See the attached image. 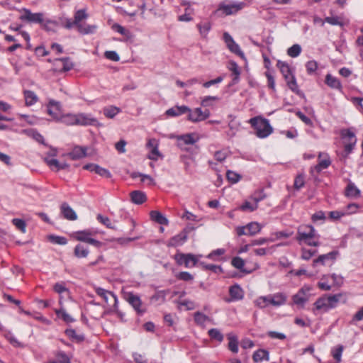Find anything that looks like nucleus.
<instances>
[{
  "instance_id": "f257e3e1",
  "label": "nucleus",
  "mask_w": 363,
  "mask_h": 363,
  "mask_svg": "<svg viewBox=\"0 0 363 363\" xmlns=\"http://www.w3.org/2000/svg\"><path fill=\"white\" fill-rule=\"evenodd\" d=\"M342 297V294H337L333 295H325L318 298L314 303L313 313L317 314L318 313H324L329 311L335 308Z\"/></svg>"
},
{
  "instance_id": "f03ea898",
  "label": "nucleus",
  "mask_w": 363,
  "mask_h": 363,
  "mask_svg": "<svg viewBox=\"0 0 363 363\" xmlns=\"http://www.w3.org/2000/svg\"><path fill=\"white\" fill-rule=\"evenodd\" d=\"M249 123L255 129L256 135L259 138L268 137L273 131L269 120L261 116L250 118Z\"/></svg>"
},
{
  "instance_id": "7ed1b4c3",
  "label": "nucleus",
  "mask_w": 363,
  "mask_h": 363,
  "mask_svg": "<svg viewBox=\"0 0 363 363\" xmlns=\"http://www.w3.org/2000/svg\"><path fill=\"white\" fill-rule=\"evenodd\" d=\"M277 65L279 68L288 87L293 92L298 94L299 92L298 86L290 66L286 62L280 60L277 62Z\"/></svg>"
},
{
  "instance_id": "20e7f679",
  "label": "nucleus",
  "mask_w": 363,
  "mask_h": 363,
  "mask_svg": "<svg viewBox=\"0 0 363 363\" xmlns=\"http://www.w3.org/2000/svg\"><path fill=\"white\" fill-rule=\"evenodd\" d=\"M202 257L201 255H194L191 253H177L174 255V259L179 265H184L186 268H192L199 266V259Z\"/></svg>"
},
{
  "instance_id": "39448f33",
  "label": "nucleus",
  "mask_w": 363,
  "mask_h": 363,
  "mask_svg": "<svg viewBox=\"0 0 363 363\" xmlns=\"http://www.w3.org/2000/svg\"><path fill=\"white\" fill-rule=\"evenodd\" d=\"M311 290L312 288L309 286L304 285L302 286L298 292L292 296L294 304L303 308L311 298Z\"/></svg>"
},
{
  "instance_id": "423d86ee",
  "label": "nucleus",
  "mask_w": 363,
  "mask_h": 363,
  "mask_svg": "<svg viewBox=\"0 0 363 363\" xmlns=\"http://www.w3.org/2000/svg\"><path fill=\"white\" fill-rule=\"evenodd\" d=\"M93 232L90 230H84L74 232L72 237L76 240L86 242L91 245L95 246L97 248H100L103 243L92 238Z\"/></svg>"
},
{
  "instance_id": "0eeeda50",
  "label": "nucleus",
  "mask_w": 363,
  "mask_h": 363,
  "mask_svg": "<svg viewBox=\"0 0 363 363\" xmlns=\"http://www.w3.org/2000/svg\"><path fill=\"white\" fill-rule=\"evenodd\" d=\"M263 226V225L260 224L258 222H250L246 225L238 226L235 228V231L238 236H254L261 231Z\"/></svg>"
},
{
  "instance_id": "6e6552de",
  "label": "nucleus",
  "mask_w": 363,
  "mask_h": 363,
  "mask_svg": "<svg viewBox=\"0 0 363 363\" xmlns=\"http://www.w3.org/2000/svg\"><path fill=\"white\" fill-rule=\"evenodd\" d=\"M340 135L343 140L345 152L349 155L353 150L357 143L355 134L350 129H343L341 130Z\"/></svg>"
},
{
  "instance_id": "1a4fd4ad",
  "label": "nucleus",
  "mask_w": 363,
  "mask_h": 363,
  "mask_svg": "<svg viewBox=\"0 0 363 363\" xmlns=\"http://www.w3.org/2000/svg\"><path fill=\"white\" fill-rule=\"evenodd\" d=\"M175 138L177 141V147L184 151H188L186 145H194L199 140V137L196 133L177 135Z\"/></svg>"
},
{
  "instance_id": "9d476101",
  "label": "nucleus",
  "mask_w": 363,
  "mask_h": 363,
  "mask_svg": "<svg viewBox=\"0 0 363 363\" xmlns=\"http://www.w3.org/2000/svg\"><path fill=\"white\" fill-rule=\"evenodd\" d=\"M245 6V2L233 1L230 4L222 2L218 5V11H222L226 16L233 15L242 10Z\"/></svg>"
},
{
  "instance_id": "9b49d317",
  "label": "nucleus",
  "mask_w": 363,
  "mask_h": 363,
  "mask_svg": "<svg viewBox=\"0 0 363 363\" xmlns=\"http://www.w3.org/2000/svg\"><path fill=\"white\" fill-rule=\"evenodd\" d=\"M125 299L138 315H143L146 312V308L143 306L139 296L133 292H128L125 295Z\"/></svg>"
},
{
  "instance_id": "f8f14e48",
  "label": "nucleus",
  "mask_w": 363,
  "mask_h": 363,
  "mask_svg": "<svg viewBox=\"0 0 363 363\" xmlns=\"http://www.w3.org/2000/svg\"><path fill=\"white\" fill-rule=\"evenodd\" d=\"M317 231L311 225H301L297 228L296 240L300 245L303 240L307 238H313L316 236Z\"/></svg>"
},
{
  "instance_id": "ddd939ff",
  "label": "nucleus",
  "mask_w": 363,
  "mask_h": 363,
  "mask_svg": "<svg viewBox=\"0 0 363 363\" xmlns=\"http://www.w3.org/2000/svg\"><path fill=\"white\" fill-rule=\"evenodd\" d=\"M223 40L227 46V48L231 52L237 55L238 56L240 57L242 59L245 58V54L241 50L240 45L237 43L235 42L233 37L228 32H225L223 33Z\"/></svg>"
},
{
  "instance_id": "4468645a",
  "label": "nucleus",
  "mask_w": 363,
  "mask_h": 363,
  "mask_svg": "<svg viewBox=\"0 0 363 363\" xmlns=\"http://www.w3.org/2000/svg\"><path fill=\"white\" fill-rule=\"evenodd\" d=\"M146 147L149 150V153L147 155L148 159L157 161L159 160V158L163 157L162 153L159 151V141L157 139H149Z\"/></svg>"
},
{
  "instance_id": "2eb2a0df",
  "label": "nucleus",
  "mask_w": 363,
  "mask_h": 363,
  "mask_svg": "<svg viewBox=\"0 0 363 363\" xmlns=\"http://www.w3.org/2000/svg\"><path fill=\"white\" fill-rule=\"evenodd\" d=\"M188 120L193 122L197 123L203 121L207 119L210 116V111L207 109L203 111L201 108H196L194 110L190 108L189 111H187Z\"/></svg>"
},
{
  "instance_id": "dca6fc26",
  "label": "nucleus",
  "mask_w": 363,
  "mask_h": 363,
  "mask_svg": "<svg viewBox=\"0 0 363 363\" xmlns=\"http://www.w3.org/2000/svg\"><path fill=\"white\" fill-rule=\"evenodd\" d=\"M95 292L98 296L101 297L107 304H113V306H117L118 300L116 294L113 292L101 287H96Z\"/></svg>"
},
{
  "instance_id": "f3484780",
  "label": "nucleus",
  "mask_w": 363,
  "mask_h": 363,
  "mask_svg": "<svg viewBox=\"0 0 363 363\" xmlns=\"http://www.w3.org/2000/svg\"><path fill=\"white\" fill-rule=\"evenodd\" d=\"M331 164L330 156L326 152L318 153V163L311 168V172L320 173L323 169H327Z\"/></svg>"
},
{
  "instance_id": "a211bd4d",
  "label": "nucleus",
  "mask_w": 363,
  "mask_h": 363,
  "mask_svg": "<svg viewBox=\"0 0 363 363\" xmlns=\"http://www.w3.org/2000/svg\"><path fill=\"white\" fill-rule=\"evenodd\" d=\"M77 125H94L97 123L96 118L91 114L79 113H77Z\"/></svg>"
},
{
  "instance_id": "6ab92c4d",
  "label": "nucleus",
  "mask_w": 363,
  "mask_h": 363,
  "mask_svg": "<svg viewBox=\"0 0 363 363\" xmlns=\"http://www.w3.org/2000/svg\"><path fill=\"white\" fill-rule=\"evenodd\" d=\"M24 13L21 16V19L22 21H27L32 23H41L43 22V14L42 13H33L30 10L24 9Z\"/></svg>"
},
{
  "instance_id": "aec40b11",
  "label": "nucleus",
  "mask_w": 363,
  "mask_h": 363,
  "mask_svg": "<svg viewBox=\"0 0 363 363\" xmlns=\"http://www.w3.org/2000/svg\"><path fill=\"white\" fill-rule=\"evenodd\" d=\"M271 306L274 307H280L284 306L287 301V296L283 292H277L273 294H269Z\"/></svg>"
},
{
  "instance_id": "412c9836",
  "label": "nucleus",
  "mask_w": 363,
  "mask_h": 363,
  "mask_svg": "<svg viewBox=\"0 0 363 363\" xmlns=\"http://www.w3.org/2000/svg\"><path fill=\"white\" fill-rule=\"evenodd\" d=\"M190 111V108L185 105L182 106H174L169 109H167L165 112V114L168 117H177L182 116L183 114L187 113V111Z\"/></svg>"
},
{
  "instance_id": "4be33fe9",
  "label": "nucleus",
  "mask_w": 363,
  "mask_h": 363,
  "mask_svg": "<svg viewBox=\"0 0 363 363\" xmlns=\"http://www.w3.org/2000/svg\"><path fill=\"white\" fill-rule=\"evenodd\" d=\"M60 212L63 217L67 220H76L77 219L76 212L67 203H62L60 206Z\"/></svg>"
},
{
  "instance_id": "5701e85b",
  "label": "nucleus",
  "mask_w": 363,
  "mask_h": 363,
  "mask_svg": "<svg viewBox=\"0 0 363 363\" xmlns=\"http://www.w3.org/2000/svg\"><path fill=\"white\" fill-rule=\"evenodd\" d=\"M187 240V233L182 231L172 237L167 242L168 247H178L182 245Z\"/></svg>"
},
{
  "instance_id": "b1692460",
  "label": "nucleus",
  "mask_w": 363,
  "mask_h": 363,
  "mask_svg": "<svg viewBox=\"0 0 363 363\" xmlns=\"http://www.w3.org/2000/svg\"><path fill=\"white\" fill-rule=\"evenodd\" d=\"M228 69L231 72L233 77L231 84L234 85L240 82V68L235 61H230L227 65Z\"/></svg>"
},
{
  "instance_id": "393cba45",
  "label": "nucleus",
  "mask_w": 363,
  "mask_h": 363,
  "mask_svg": "<svg viewBox=\"0 0 363 363\" xmlns=\"http://www.w3.org/2000/svg\"><path fill=\"white\" fill-rule=\"evenodd\" d=\"M345 196L350 199H358L361 196V191L354 184V183L350 182L345 190Z\"/></svg>"
},
{
  "instance_id": "a878e982",
  "label": "nucleus",
  "mask_w": 363,
  "mask_h": 363,
  "mask_svg": "<svg viewBox=\"0 0 363 363\" xmlns=\"http://www.w3.org/2000/svg\"><path fill=\"white\" fill-rule=\"evenodd\" d=\"M229 294L233 301H240L244 298V291L238 284H234L230 287Z\"/></svg>"
},
{
  "instance_id": "bb28decb",
  "label": "nucleus",
  "mask_w": 363,
  "mask_h": 363,
  "mask_svg": "<svg viewBox=\"0 0 363 363\" xmlns=\"http://www.w3.org/2000/svg\"><path fill=\"white\" fill-rule=\"evenodd\" d=\"M53 290L59 294V303L60 305H62L63 295H65L67 297L69 296V289L66 287L65 283L57 282L53 286Z\"/></svg>"
},
{
  "instance_id": "cd10ccee",
  "label": "nucleus",
  "mask_w": 363,
  "mask_h": 363,
  "mask_svg": "<svg viewBox=\"0 0 363 363\" xmlns=\"http://www.w3.org/2000/svg\"><path fill=\"white\" fill-rule=\"evenodd\" d=\"M45 162L52 170L59 171L65 169L69 167V164L66 162H60L57 159L55 158H45Z\"/></svg>"
},
{
  "instance_id": "c85d7f7f",
  "label": "nucleus",
  "mask_w": 363,
  "mask_h": 363,
  "mask_svg": "<svg viewBox=\"0 0 363 363\" xmlns=\"http://www.w3.org/2000/svg\"><path fill=\"white\" fill-rule=\"evenodd\" d=\"M339 255V252L337 250L332 251L329 253L320 255L317 259L313 260V266H316L317 264L321 263L325 264L327 260L334 261L336 259L337 256Z\"/></svg>"
},
{
  "instance_id": "c756f323",
  "label": "nucleus",
  "mask_w": 363,
  "mask_h": 363,
  "mask_svg": "<svg viewBox=\"0 0 363 363\" xmlns=\"http://www.w3.org/2000/svg\"><path fill=\"white\" fill-rule=\"evenodd\" d=\"M325 82L331 89H337L339 91H342V86L340 81L337 77L333 76L330 74H326Z\"/></svg>"
},
{
  "instance_id": "7c9ffc66",
  "label": "nucleus",
  "mask_w": 363,
  "mask_h": 363,
  "mask_svg": "<svg viewBox=\"0 0 363 363\" xmlns=\"http://www.w3.org/2000/svg\"><path fill=\"white\" fill-rule=\"evenodd\" d=\"M69 157L73 160H79L85 157L86 155V148L81 146H75L68 154Z\"/></svg>"
},
{
  "instance_id": "2f4dec72",
  "label": "nucleus",
  "mask_w": 363,
  "mask_h": 363,
  "mask_svg": "<svg viewBox=\"0 0 363 363\" xmlns=\"http://www.w3.org/2000/svg\"><path fill=\"white\" fill-rule=\"evenodd\" d=\"M130 195L131 201L137 205L143 203L147 199L146 194L141 191H133Z\"/></svg>"
},
{
  "instance_id": "473e14b6",
  "label": "nucleus",
  "mask_w": 363,
  "mask_h": 363,
  "mask_svg": "<svg viewBox=\"0 0 363 363\" xmlns=\"http://www.w3.org/2000/svg\"><path fill=\"white\" fill-rule=\"evenodd\" d=\"M150 218L155 222L164 225H169L168 219L160 211H152L150 213Z\"/></svg>"
},
{
  "instance_id": "72a5a7b5",
  "label": "nucleus",
  "mask_w": 363,
  "mask_h": 363,
  "mask_svg": "<svg viewBox=\"0 0 363 363\" xmlns=\"http://www.w3.org/2000/svg\"><path fill=\"white\" fill-rule=\"evenodd\" d=\"M253 361L255 363L262 362V360H269V353L267 350L259 349L256 350L252 355Z\"/></svg>"
},
{
  "instance_id": "f704fd0d",
  "label": "nucleus",
  "mask_w": 363,
  "mask_h": 363,
  "mask_svg": "<svg viewBox=\"0 0 363 363\" xmlns=\"http://www.w3.org/2000/svg\"><path fill=\"white\" fill-rule=\"evenodd\" d=\"M253 303L256 307L260 309H264L271 306L269 294L267 296H260L257 297L254 300Z\"/></svg>"
},
{
  "instance_id": "c9c22d12",
  "label": "nucleus",
  "mask_w": 363,
  "mask_h": 363,
  "mask_svg": "<svg viewBox=\"0 0 363 363\" xmlns=\"http://www.w3.org/2000/svg\"><path fill=\"white\" fill-rule=\"evenodd\" d=\"M23 96L25 98V103L27 106H30L34 105L38 101V96L30 90H24Z\"/></svg>"
},
{
  "instance_id": "e433bc0d",
  "label": "nucleus",
  "mask_w": 363,
  "mask_h": 363,
  "mask_svg": "<svg viewBox=\"0 0 363 363\" xmlns=\"http://www.w3.org/2000/svg\"><path fill=\"white\" fill-rule=\"evenodd\" d=\"M227 337L229 340L228 349L233 353L238 352V339L237 335L230 333L227 335Z\"/></svg>"
},
{
  "instance_id": "4c0bfd02",
  "label": "nucleus",
  "mask_w": 363,
  "mask_h": 363,
  "mask_svg": "<svg viewBox=\"0 0 363 363\" xmlns=\"http://www.w3.org/2000/svg\"><path fill=\"white\" fill-rule=\"evenodd\" d=\"M194 322L196 325L204 328L206 326V323L208 321H211V318L201 312H196L194 315Z\"/></svg>"
},
{
  "instance_id": "58836bf2",
  "label": "nucleus",
  "mask_w": 363,
  "mask_h": 363,
  "mask_svg": "<svg viewBox=\"0 0 363 363\" xmlns=\"http://www.w3.org/2000/svg\"><path fill=\"white\" fill-rule=\"evenodd\" d=\"M55 313L59 318L62 319L67 323H73L74 321V319L67 313L66 310L62 305L59 309L55 310Z\"/></svg>"
},
{
  "instance_id": "ea45409f",
  "label": "nucleus",
  "mask_w": 363,
  "mask_h": 363,
  "mask_svg": "<svg viewBox=\"0 0 363 363\" xmlns=\"http://www.w3.org/2000/svg\"><path fill=\"white\" fill-rule=\"evenodd\" d=\"M77 114L67 113L62 115L59 121L67 125H77Z\"/></svg>"
},
{
  "instance_id": "a19ab883",
  "label": "nucleus",
  "mask_w": 363,
  "mask_h": 363,
  "mask_svg": "<svg viewBox=\"0 0 363 363\" xmlns=\"http://www.w3.org/2000/svg\"><path fill=\"white\" fill-rule=\"evenodd\" d=\"M89 15L86 12V9H79L75 11L74 13V25L78 27L79 25H82L81 22L83 20H85L88 18Z\"/></svg>"
},
{
  "instance_id": "79ce46f5",
  "label": "nucleus",
  "mask_w": 363,
  "mask_h": 363,
  "mask_svg": "<svg viewBox=\"0 0 363 363\" xmlns=\"http://www.w3.org/2000/svg\"><path fill=\"white\" fill-rule=\"evenodd\" d=\"M89 254V249L81 244L77 245L74 249V255L77 258H85Z\"/></svg>"
},
{
  "instance_id": "37998d69",
  "label": "nucleus",
  "mask_w": 363,
  "mask_h": 363,
  "mask_svg": "<svg viewBox=\"0 0 363 363\" xmlns=\"http://www.w3.org/2000/svg\"><path fill=\"white\" fill-rule=\"evenodd\" d=\"M96 25L82 24L77 27L78 31L82 35L93 34L96 31Z\"/></svg>"
},
{
  "instance_id": "c03bdc74",
  "label": "nucleus",
  "mask_w": 363,
  "mask_h": 363,
  "mask_svg": "<svg viewBox=\"0 0 363 363\" xmlns=\"http://www.w3.org/2000/svg\"><path fill=\"white\" fill-rule=\"evenodd\" d=\"M121 111V108L115 106H106L103 109L104 116L108 118H113Z\"/></svg>"
},
{
  "instance_id": "a18cd8bd",
  "label": "nucleus",
  "mask_w": 363,
  "mask_h": 363,
  "mask_svg": "<svg viewBox=\"0 0 363 363\" xmlns=\"http://www.w3.org/2000/svg\"><path fill=\"white\" fill-rule=\"evenodd\" d=\"M208 335L211 340L221 343L224 340V335L218 328H211L208 331Z\"/></svg>"
},
{
  "instance_id": "49530a36",
  "label": "nucleus",
  "mask_w": 363,
  "mask_h": 363,
  "mask_svg": "<svg viewBox=\"0 0 363 363\" xmlns=\"http://www.w3.org/2000/svg\"><path fill=\"white\" fill-rule=\"evenodd\" d=\"M22 132L40 143H43L44 141L43 136L34 129H26L23 130Z\"/></svg>"
},
{
  "instance_id": "de8ad7c7",
  "label": "nucleus",
  "mask_w": 363,
  "mask_h": 363,
  "mask_svg": "<svg viewBox=\"0 0 363 363\" xmlns=\"http://www.w3.org/2000/svg\"><path fill=\"white\" fill-rule=\"evenodd\" d=\"M199 267H201L203 269L209 270L216 274L221 273L223 271L220 266L212 264H206L203 262H199Z\"/></svg>"
},
{
  "instance_id": "09e8293b",
  "label": "nucleus",
  "mask_w": 363,
  "mask_h": 363,
  "mask_svg": "<svg viewBox=\"0 0 363 363\" xmlns=\"http://www.w3.org/2000/svg\"><path fill=\"white\" fill-rule=\"evenodd\" d=\"M324 23H328L332 26H344L342 20L341 19L340 17L337 16L326 17L325 20L322 21V26L324 25Z\"/></svg>"
},
{
  "instance_id": "8fccbe9b",
  "label": "nucleus",
  "mask_w": 363,
  "mask_h": 363,
  "mask_svg": "<svg viewBox=\"0 0 363 363\" xmlns=\"http://www.w3.org/2000/svg\"><path fill=\"white\" fill-rule=\"evenodd\" d=\"M343 350L344 347L341 345H337L336 347L332 349L331 353L333 358L335 359L336 363L341 362Z\"/></svg>"
},
{
  "instance_id": "3c124183",
  "label": "nucleus",
  "mask_w": 363,
  "mask_h": 363,
  "mask_svg": "<svg viewBox=\"0 0 363 363\" xmlns=\"http://www.w3.org/2000/svg\"><path fill=\"white\" fill-rule=\"evenodd\" d=\"M197 28H199V33L203 37H206L208 32L211 29V24L208 21H206L201 23H199L197 25Z\"/></svg>"
},
{
  "instance_id": "603ef678",
  "label": "nucleus",
  "mask_w": 363,
  "mask_h": 363,
  "mask_svg": "<svg viewBox=\"0 0 363 363\" xmlns=\"http://www.w3.org/2000/svg\"><path fill=\"white\" fill-rule=\"evenodd\" d=\"M111 29L126 38H130V31L117 23L111 25Z\"/></svg>"
},
{
  "instance_id": "864d4df0",
  "label": "nucleus",
  "mask_w": 363,
  "mask_h": 363,
  "mask_svg": "<svg viewBox=\"0 0 363 363\" xmlns=\"http://www.w3.org/2000/svg\"><path fill=\"white\" fill-rule=\"evenodd\" d=\"M4 336L8 341L16 347H22L23 345L15 337L11 331L4 330Z\"/></svg>"
},
{
  "instance_id": "5fc2aeb1",
  "label": "nucleus",
  "mask_w": 363,
  "mask_h": 363,
  "mask_svg": "<svg viewBox=\"0 0 363 363\" xmlns=\"http://www.w3.org/2000/svg\"><path fill=\"white\" fill-rule=\"evenodd\" d=\"M301 47L298 44H294L287 50V55L291 57H296L301 52Z\"/></svg>"
},
{
  "instance_id": "6e6d98bb",
  "label": "nucleus",
  "mask_w": 363,
  "mask_h": 363,
  "mask_svg": "<svg viewBox=\"0 0 363 363\" xmlns=\"http://www.w3.org/2000/svg\"><path fill=\"white\" fill-rule=\"evenodd\" d=\"M318 65L315 60H310L306 64V69L308 74L313 75L318 69Z\"/></svg>"
},
{
  "instance_id": "4d7b16f0",
  "label": "nucleus",
  "mask_w": 363,
  "mask_h": 363,
  "mask_svg": "<svg viewBox=\"0 0 363 363\" xmlns=\"http://www.w3.org/2000/svg\"><path fill=\"white\" fill-rule=\"evenodd\" d=\"M218 96H206L201 99V105L203 107H208L213 106L214 101H218Z\"/></svg>"
},
{
  "instance_id": "13d9d810",
  "label": "nucleus",
  "mask_w": 363,
  "mask_h": 363,
  "mask_svg": "<svg viewBox=\"0 0 363 363\" xmlns=\"http://www.w3.org/2000/svg\"><path fill=\"white\" fill-rule=\"evenodd\" d=\"M60 107V104L55 101H50L48 107V113L52 116L55 119H56L57 121H59L60 118L57 116V114L52 111V108H55L56 109H58Z\"/></svg>"
},
{
  "instance_id": "bf43d9fd",
  "label": "nucleus",
  "mask_w": 363,
  "mask_h": 363,
  "mask_svg": "<svg viewBox=\"0 0 363 363\" xmlns=\"http://www.w3.org/2000/svg\"><path fill=\"white\" fill-rule=\"evenodd\" d=\"M96 219L99 222L104 225L106 228L110 229H116L115 225H113L111 220L108 217L104 216L101 214H98L96 216Z\"/></svg>"
},
{
  "instance_id": "052dcab7",
  "label": "nucleus",
  "mask_w": 363,
  "mask_h": 363,
  "mask_svg": "<svg viewBox=\"0 0 363 363\" xmlns=\"http://www.w3.org/2000/svg\"><path fill=\"white\" fill-rule=\"evenodd\" d=\"M226 177L228 180L232 184L238 183L241 179V176L238 173L231 170L227 171Z\"/></svg>"
},
{
  "instance_id": "680f3d73",
  "label": "nucleus",
  "mask_w": 363,
  "mask_h": 363,
  "mask_svg": "<svg viewBox=\"0 0 363 363\" xmlns=\"http://www.w3.org/2000/svg\"><path fill=\"white\" fill-rule=\"evenodd\" d=\"M65 333L69 337H70L73 340H76L78 342L82 341L84 339V337L83 335L77 334V332L75 331V330L72 329V328L67 329L65 330Z\"/></svg>"
},
{
  "instance_id": "e2e57ef3",
  "label": "nucleus",
  "mask_w": 363,
  "mask_h": 363,
  "mask_svg": "<svg viewBox=\"0 0 363 363\" xmlns=\"http://www.w3.org/2000/svg\"><path fill=\"white\" fill-rule=\"evenodd\" d=\"M13 225L16 226L22 233H26V224L24 220L20 218H13L11 220Z\"/></svg>"
},
{
  "instance_id": "0e129e2a",
  "label": "nucleus",
  "mask_w": 363,
  "mask_h": 363,
  "mask_svg": "<svg viewBox=\"0 0 363 363\" xmlns=\"http://www.w3.org/2000/svg\"><path fill=\"white\" fill-rule=\"evenodd\" d=\"M58 60L62 62V70L64 72L69 71L74 67L73 62H72V60L69 57L60 58Z\"/></svg>"
},
{
  "instance_id": "69168bd1",
  "label": "nucleus",
  "mask_w": 363,
  "mask_h": 363,
  "mask_svg": "<svg viewBox=\"0 0 363 363\" xmlns=\"http://www.w3.org/2000/svg\"><path fill=\"white\" fill-rule=\"evenodd\" d=\"M49 240L52 243L60 245H65L67 243V238L63 236L50 235Z\"/></svg>"
},
{
  "instance_id": "338daca9",
  "label": "nucleus",
  "mask_w": 363,
  "mask_h": 363,
  "mask_svg": "<svg viewBox=\"0 0 363 363\" xmlns=\"http://www.w3.org/2000/svg\"><path fill=\"white\" fill-rule=\"evenodd\" d=\"M57 361L59 363H71L70 358L63 351H60L56 354Z\"/></svg>"
},
{
  "instance_id": "774afa93",
  "label": "nucleus",
  "mask_w": 363,
  "mask_h": 363,
  "mask_svg": "<svg viewBox=\"0 0 363 363\" xmlns=\"http://www.w3.org/2000/svg\"><path fill=\"white\" fill-rule=\"evenodd\" d=\"M351 102L359 112L363 113V97H352Z\"/></svg>"
}]
</instances>
